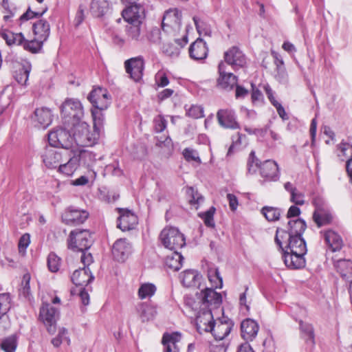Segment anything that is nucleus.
I'll return each instance as SVG.
<instances>
[{"instance_id": "7ed1b4c3", "label": "nucleus", "mask_w": 352, "mask_h": 352, "mask_svg": "<svg viewBox=\"0 0 352 352\" xmlns=\"http://www.w3.org/2000/svg\"><path fill=\"white\" fill-rule=\"evenodd\" d=\"M162 245L170 250H178L185 246L184 235L175 227L164 228L160 235Z\"/></svg>"}, {"instance_id": "f03ea898", "label": "nucleus", "mask_w": 352, "mask_h": 352, "mask_svg": "<svg viewBox=\"0 0 352 352\" xmlns=\"http://www.w3.org/2000/svg\"><path fill=\"white\" fill-rule=\"evenodd\" d=\"M75 142L80 146H92L96 144L100 138V132L94 129L90 132L87 122L74 123Z\"/></svg>"}, {"instance_id": "7c9ffc66", "label": "nucleus", "mask_w": 352, "mask_h": 352, "mask_svg": "<svg viewBox=\"0 0 352 352\" xmlns=\"http://www.w3.org/2000/svg\"><path fill=\"white\" fill-rule=\"evenodd\" d=\"M94 278V276L87 267L75 270L71 277L72 281L74 285L82 287L87 286Z\"/></svg>"}, {"instance_id": "2f4dec72", "label": "nucleus", "mask_w": 352, "mask_h": 352, "mask_svg": "<svg viewBox=\"0 0 352 352\" xmlns=\"http://www.w3.org/2000/svg\"><path fill=\"white\" fill-rule=\"evenodd\" d=\"M259 327L252 319L247 318L241 324V336L247 341L252 340L257 335Z\"/></svg>"}, {"instance_id": "603ef678", "label": "nucleus", "mask_w": 352, "mask_h": 352, "mask_svg": "<svg viewBox=\"0 0 352 352\" xmlns=\"http://www.w3.org/2000/svg\"><path fill=\"white\" fill-rule=\"evenodd\" d=\"M208 279L211 283V288H221L223 280L217 269L208 271Z\"/></svg>"}, {"instance_id": "79ce46f5", "label": "nucleus", "mask_w": 352, "mask_h": 352, "mask_svg": "<svg viewBox=\"0 0 352 352\" xmlns=\"http://www.w3.org/2000/svg\"><path fill=\"white\" fill-rule=\"evenodd\" d=\"M173 251V252L166 257V264L168 268L177 271L182 267L184 257L177 250Z\"/></svg>"}, {"instance_id": "9b49d317", "label": "nucleus", "mask_w": 352, "mask_h": 352, "mask_svg": "<svg viewBox=\"0 0 352 352\" xmlns=\"http://www.w3.org/2000/svg\"><path fill=\"white\" fill-rule=\"evenodd\" d=\"M219 78L217 80V87L226 91H230L236 86L237 76L227 69L225 63L221 62L218 67Z\"/></svg>"}, {"instance_id": "f8f14e48", "label": "nucleus", "mask_w": 352, "mask_h": 352, "mask_svg": "<svg viewBox=\"0 0 352 352\" xmlns=\"http://www.w3.org/2000/svg\"><path fill=\"white\" fill-rule=\"evenodd\" d=\"M87 98L98 110L107 109L111 103V97L107 90L100 87L94 88Z\"/></svg>"}, {"instance_id": "e433bc0d", "label": "nucleus", "mask_w": 352, "mask_h": 352, "mask_svg": "<svg viewBox=\"0 0 352 352\" xmlns=\"http://www.w3.org/2000/svg\"><path fill=\"white\" fill-rule=\"evenodd\" d=\"M33 31L36 38L45 42L50 35V25L45 20H39L33 25Z\"/></svg>"}, {"instance_id": "a18cd8bd", "label": "nucleus", "mask_w": 352, "mask_h": 352, "mask_svg": "<svg viewBox=\"0 0 352 352\" xmlns=\"http://www.w3.org/2000/svg\"><path fill=\"white\" fill-rule=\"evenodd\" d=\"M51 342L53 346L56 348L59 347L63 343H66L67 345H69L71 340L68 336L67 329L64 327L60 329L58 335L52 340Z\"/></svg>"}, {"instance_id": "0e129e2a", "label": "nucleus", "mask_w": 352, "mask_h": 352, "mask_svg": "<svg viewBox=\"0 0 352 352\" xmlns=\"http://www.w3.org/2000/svg\"><path fill=\"white\" fill-rule=\"evenodd\" d=\"M275 79L281 84H287L288 82V74L285 67H277L275 70Z\"/></svg>"}, {"instance_id": "f704fd0d", "label": "nucleus", "mask_w": 352, "mask_h": 352, "mask_svg": "<svg viewBox=\"0 0 352 352\" xmlns=\"http://www.w3.org/2000/svg\"><path fill=\"white\" fill-rule=\"evenodd\" d=\"M324 240L333 252L340 250L343 245L341 236L335 231L329 230L324 234Z\"/></svg>"}, {"instance_id": "a19ab883", "label": "nucleus", "mask_w": 352, "mask_h": 352, "mask_svg": "<svg viewBox=\"0 0 352 352\" xmlns=\"http://www.w3.org/2000/svg\"><path fill=\"white\" fill-rule=\"evenodd\" d=\"M157 287L155 284L151 283H143L140 285L138 290V296L140 300L150 299L156 293Z\"/></svg>"}, {"instance_id": "4468645a", "label": "nucleus", "mask_w": 352, "mask_h": 352, "mask_svg": "<svg viewBox=\"0 0 352 352\" xmlns=\"http://www.w3.org/2000/svg\"><path fill=\"white\" fill-rule=\"evenodd\" d=\"M88 217L89 212L87 210L71 206L62 214V220L67 225L76 226L83 223Z\"/></svg>"}, {"instance_id": "69168bd1", "label": "nucleus", "mask_w": 352, "mask_h": 352, "mask_svg": "<svg viewBox=\"0 0 352 352\" xmlns=\"http://www.w3.org/2000/svg\"><path fill=\"white\" fill-rule=\"evenodd\" d=\"M154 129L156 133L162 132L167 125V121L162 115H158L153 120Z\"/></svg>"}, {"instance_id": "f3484780", "label": "nucleus", "mask_w": 352, "mask_h": 352, "mask_svg": "<svg viewBox=\"0 0 352 352\" xmlns=\"http://www.w3.org/2000/svg\"><path fill=\"white\" fill-rule=\"evenodd\" d=\"M226 64L230 65L234 69L243 67L246 64V58L243 53L236 47H232L225 52Z\"/></svg>"}, {"instance_id": "e2e57ef3", "label": "nucleus", "mask_w": 352, "mask_h": 352, "mask_svg": "<svg viewBox=\"0 0 352 352\" xmlns=\"http://www.w3.org/2000/svg\"><path fill=\"white\" fill-rule=\"evenodd\" d=\"M186 115L194 119H198L204 117V108L199 105H191L186 109Z\"/></svg>"}, {"instance_id": "c9c22d12", "label": "nucleus", "mask_w": 352, "mask_h": 352, "mask_svg": "<svg viewBox=\"0 0 352 352\" xmlns=\"http://www.w3.org/2000/svg\"><path fill=\"white\" fill-rule=\"evenodd\" d=\"M306 223L301 219H289L287 226V234L289 236H302L306 229Z\"/></svg>"}, {"instance_id": "6e6d98bb", "label": "nucleus", "mask_w": 352, "mask_h": 352, "mask_svg": "<svg viewBox=\"0 0 352 352\" xmlns=\"http://www.w3.org/2000/svg\"><path fill=\"white\" fill-rule=\"evenodd\" d=\"M126 28V34L129 38L133 41H138L141 38V25L142 24H129Z\"/></svg>"}, {"instance_id": "0eeeda50", "label": "nucleus", "mask_w": 352, "mask_h": 352, "mask_svg": "<svg viewBox=\"0 0 352 352\" xmlns=\"http://www.w3.org/2000/svg\"><path fill=\"white\" fill-rule=\"evenodd\" d=\"M181 27V12L176 8L166 11L162 21V30L168 34L175 35L180 31Z\"/></svg>"}, {"instance_id": "ddd939ff", "label": "nucleus", "mask_w": 352, "mask_h": 352, "mask_svg": "<svg viewBox=\"0 0 352 352\" xmlns=\"http://www.w3.org/2000/svg\"><path fill=\"white\" fill-rule=\"evenodd\" d=\"M54 115L50 108L41 107L36 108L31 116L33 125L38 129H45L52 122Z\"/></svg>"}, {"instance_id": "f257e3e1", "label": "nucleus", "mask_w": 352, "mask_h": 352, "mask_svg": "<svg viewBox=\"0 0 352 352\" xmlns=\"http://www.w3.org/2000/svg\"><path fill=\"white\" fill-rule=\"evenodd\" d=\"M275 241L282 252H307L305 241L302 236H289L283 229L276 230Z\"/></svg>"}, {"instance_id": "2eb2a0df", "label": "nucleus", "mask_w": 352, "mask_h": 352, "mask_svg": "<svg viewBox=\"0 0 352 352\" xmlns=\"http://www.w3.org/2000/svg\"><path fill=\"white\" fill-rule=\"evenodd\" d=\"M122 16L129 24H142L145 18L144 8L140 4L129 6L122 10Z\"/></svg>"}, {"instance_id": "bf43d9fd", "label": "nucleus", "mask_w": 352, "mask_h": 352, "mask_svg": "<svg viewBox=\"0 0 352 352\" xmlns=\"http://www.w3.org/2000/svg\"><path fill=\"white\" fill-rule=\"evenodd\" d=\"M262 213L269 221H276L280 216V210L273 207H264Z\"/></svg>"}, {"instance_id": "c756f323", "label": "nucleus", "mask_w": 352, "mask_h": 352, "mask_svg": "<svg viewBox=\"0 0 352 352\" xmlns=\"http://www.w3.org/2000/svg\"><path fill=\"white\" fill-rule=\"evenodd\" d=\"M69 151L67 153V160L64 162L60 163L57 169L59 173L67 177L72 176L80 166L75 153H74L71 155Z\"/></svg>"}, {"instance_id": "6ab92c4d", "label": "nucleus", "mask_w": 352, "mask_h": 352, "mask_svg": "<svg viewBox=\"0 0 352 352\" xmlns=\"http://www.w3.org/2000/svg\"><path fill=\"white\" fill-rule=\"evenodd\" d=\"M132 252V245L126 239H119L113 244L112 254L116 260L124 261Z\"/></svg>"}, {"instance_id": "052dcab7", "label": "nucleus", "mask_w": 352, "mask_h": 352, "mask_svg": "<svg viewBox=\"0 0 352 352\" xmlns=\"http://www.w3.org/2000/svg\"><path fill=\"white\" fill-rule=\"evenodd\" d=\"M60 265V258L54 253H50L47 257V266L52 272H56Z\"/></svg>"}, {"instance_id": "13d9d810", "label": "nucleus", "mask_w": 352, "mask_h": 352, "mask_svg": "<svg viewBox=\"0 0 352 352\" xmlns=\"http://www.w3.org/2000/svg\"><path fill=\"white\" fill-rule=\"evenodd\" d=\"M11 299L8 294H0V317L4 316L10 309Z\"/></svg>"}, {"instance_id": "6e6552de", "label": "nucleus", "mask_w": 352, "mask_h": 352, "mask_svg": "<svg viewBox=\"0 0 352 352\" xmlns=\"http://www.w3.org/2000/svg\"><path fill=\"white\" fill-rule=\"evenodd\" d=\"M313 204L315 206L313 219L318 227L330 223L333 219V216L324 201L320 197H316L313 200Z\"/></svg>"}, {"instance_id": "cd10ccee", "label": "nucleus", "mask_w": 352, "mask_h": 352, "mask_svg": "<svg viewBox=\"0 0 352 352\" xmlns=\"http://www.w3.org/2000/svg\"><path fill=\"white\" fill-rule=\"evenodd\" d=\"M208 48L206 43L201 38H197L189 47L190 57L195 60H203L206 58Z\"/></svg>"}, {"instance_id": "4be33fe9", "label": "nucleus", "mask_w": 352, "mask_h": 352, "mask_svg": "<svg viewBox=\"0 0 352 352\" xmlns=\"http://www.w3.org/2000/svg\"><path fill=\"white\" fill-rule=\"evenodd\" d=\"M126 72L134 81L142 79L144 70V60L142 57L132 58L125 62Z\"/></svg>"}, {"instance_id": "9d476101", "label": "nucleus", "mask_w": 352, "mask_h": 352, "mask_svg": "<svg viewBox=\"0 0 352 352\" xmlns=\"http://www.w3.org/2000/svg\"><path fill=\"white\" fill-rule=\"evenodd\" d=\"M59 310L51 306L48 302H43L39 312V319L47 327V331H54L55 325L59 318Z\"/></svg>"}, {"instance_id": "49530a36", "label": "nucleus", "mask_w": 352, "mask_h": 352, "mask_svg": "<svg viewBox=\"0 0 352 352\" xmlns=\"http://www.w3.org/2000/svg\"><path fill=\"white\" fill-rule=\"evenodd\" d=\"M338 156L344 161L352 157V145L348 142H342L338 146Z\"/></svg>"}, {"instance_id": "774afa93", "label": "nucleus", "mask_w": 352, "mask_h": 352, "mask_svg": "<svg viewBox=\"0 0 352 352\" xmlns=\"http://www.w3.org/2000/svg\"><path fill=\"white\" fill-rule=\"evenodd\" d=\"M155 79L156 85L158 87H164L167 86L169 83L168 78L166 74H165V72L163 71H159L155 74Z\"/></svg>"}, {"instance_id": "5701e85b", "label": "nucleus", "mask_w": 352, "mask_h": 352, "mask_svg": "<svg viewBox=\"0 0 352 352\" xmlns=\"http://www.w3.org/2000/svg\"><path fill=\"white\" fill-rule=\"evenodd\" d=\"M215 320L210 309L203 308L196 317V327L197 331L201 334L204 332H209L212 325Z\"/></svg>"}, {"instance_id": "5fc2aeb1", "label": "nucleus", "mask_w": 352, "mask_h": 352, "mask_svg": "<svg viewBox=\"0 0 352 352\" xmlns=\"http://www.w3.org/2000/svg\"><path fill=\"white\" fill-rule=\"evenodd\" d=\"M148 40L155 45H161L165 38L162 36L161 31L157 28H153L148 33Z\"/></svg>"}, {"instance_id": "b1692460", "label": "nucleus", "mask_w": 352, "mask_h": 352, "mask_svg": "<svg viewBox=\"0 0 352 352\" xmlns=\"http://www.w3.org/2000/svg\"><path fill=\"white\" fill-rule=\"evenodd\" d=\"M135 311L142 322L153 320L157 314V307L152 303L140 302L135 306Z\"/></svg>"}, {"instance_id": "ea45409f", "label": "nucleus", "mask_w": 352, "mask_h": 352, "mask_svg": "<svg viewBox=\"0 0 352 352\" xmlns=\"http://www.w3.org/2000/svg\"><path fill=\"white\" fill-rule=\"evenodd\" d=\"M1 37L5 40L8 45H22L24 36L22 33H14L4 30L1 32Z\"/></svg>"}, {"instance_id": "4c0bfd02", "label": "nucleus", "mask_w": 352, "mask_h": 352, "mask_svg": "<svg viewBox=\"0 0 352 352\" xmlns=\"http://www.w3.org/2000/svg\"><path fill=\"white\" fill-rule=\"evenodd\" d=\"M335 267L340 275L345 279L352 278V261L346 259H340L336 262Z\"/></svg>"}, {"instance_id": "1a4fd4ad", "label": "nucleus", "mask_w": 352, "mask_h": 352, "mask_svg": "<svg viewBox=\"0 0 352 352\" xmlns=\"http://www.w3.org/2000/svg\"><path fill=\"white\" fill-rule=\"evenodd\" d=\"M68 151H60L51 146L46 147L43 155V162L48 168H57L67 160Z\"/></svg>"}, {"instance_id": "8fccbe9b", "label": "nucleus", "mask_w": 352, "mask_h": 352, "mask_svg": "<svg viewBox=\"0 0 352 352\" xmlns=\"http://www.w3.org/2000/svg\"><path fill=\"white\" fill-rule=\"evenodd\" d=\"M96 177V173L93 170H88L85 175H82L80 177L74 179L71 182L73 186H85L88 184L89 180L94 181Z\"/></svg>"}, {"instance_id": "412c9836", "label": "nucleus", "mask_w": 352, "mask_h": 352, "mask_svg": "<svg viewBox=\"0 0 352 352\" xmlns=\"http://www.w3.org/2000/svg\"><path fill=\"white\" fill-rule=\"evenodd\" d=\"M233 327V322L230 320H217L212 325L210 332L215 340H222L226 338L230 333Z\"/></svg>"}, {"instance_id": "423d86ee", "label": "nucleus", "mask_w": 352, "mask_h": 352, "mask_svg": "<svg viewBox=\"0 0 352 352\" xmlns=\"http://www.w3.org/2000/svg\"><path fill=\"white\" fill-rule=\"evenodd\" d=\"M48 141L51 146L67 151L75 142L74 134L72 136L65 129L58 127L48 133Z\"/></svg>"}, {"instance_id": "680f3d73", "label": "nucleus", "mask_w": 352, "mask_h": 352, "mask_svg": "<svg viewBox=\"0 0 352 352\" xmlns=\"http://www.w3.org/2000/svg\"><path fill=\"white\" fill-rule=\"evenodd\" d=\"M101 110L94 109L91 111L94 121V129L100 132L103 125L104 116L100 112Z\"/></svg>"}, {"instance_id": "37998d69", "label": "nucleus", "mask_w": 352, "mask_h": 352, "mask_svg": "<svg viewBox=\"0 0 352 352\" xmlns=\"http://www.w3.org/2000/svg\"><path fill=\"white\" fill-rule=\"evenodd\" d=\"M17 345L18 337L15 334H13L1 340L0 349L3 352H15Z\"/></svg>"}, {"instance_id": "09e8293b", "label": "nucleus", "mask_w": 352, "mask_h": 352, "mask_svg": "<svg viewBox=\"0 0 352 352\" xmlns=\"http://www.w3.org/2000/svg\"><path fill=\"white\" fill-rule=\"evenodd\" d=\"M160 49L163 54L169 57H177L179 54V48L170 43L166 42V39L162 43Z\"/></svg>"}, {"instance_id": "4d7b16f0", "label": "nucleus", "mask_w": 352, "mask_h": 352, "mask_svg": "<svg viewBox=\"0 0 352 352\" xmlns=\"http://www.w3.org/2000/svg\"><path fill=\"white\" fill-rule=\"evenodd\" d=\"M261 164H259V160L255 156V152L252 151L249 155L247 163L248 172L250 174H254L258 168H261Z\"/></svg>"}, {"instance_id": "338daca9", "label": "nucleus", "mask_w": 352, "mask_h": 352, "mask_svg": "<svg viewBox=\"0 0 352 352\" xmlns=\"http://www.w3.org/2000/svg\"><path fill=\"white\" fill-rule=\"evenodd\" d=\"M183 155L187 161H195L200 162V158L196 150L186 148L184 150Z\"/></svg>"}, {"instance_id": "473e14b6", "label": "nucleus", "mask_w": 352, "mask_h": 352, "mask_svg": "<svg viewBox=\"0 0 352 352\" xmlns=\"http://www.w3.org/2000/svg\"><path fill=\"white\" fill-rule=\"evenodd\" d=\"M182 284L187 287H196L200 289L201 276L195 270H186L180 276Z\"/></svg>"}, {"instance_id": "bb28decb", "label": "nucleus", "mask_w": 352, "mask_h": 352, "mask_svg": "<svg viewBox=\"0 0 352 352\" xmlns=\"http://www.w3.org/2000/svg\"><path fill=\"white\" fill-rule=\"evenodd\" d=\"M112 9V3L109 0H91L89 4V12L94 17L100 18L107 14Z\"/></svg>"}, {"instance_id": "dca6fc26", "label": "nucleus", "mask_w": 352, "mask_h": 352, "mask_svg": "<svg viewBox=\"0 0 352 352\" xmlns=\"http://www.w3.org/2000/svg\"><path fill=\"white\" fill-rule=\"evenodd\" d=\"M218 123L225 129H239L240 124L236 120V116L234 110L231 109H219L217 113Z\"/></svg>"}, {"instance_id": "de8ad7c7", "label": "nucleus", "mask_w": 352, "mask_h": 352, "mask_svg": "<svg viewBox=\"0 0 352 352\" xmlns=\"http://www.w3.org/2000/svg\"><path fill=\"white\" fill-rule=\"evenodd\" d=\"M300 329L302 333V336L306 342H309L311 344H314V329L310 324L305 323L302 321L300 322Z\"/></svg>"}, {"instance_id": "c85d7f7f", "label": "nucleus", "mask_w": 352, "mask_h": 352, "mask_svg": "<svg viewBox=\"0 0 352 352\" xmlns=\"http://www.w3.org/2000/svg\"><path fill=\"white\" fill-rule=\"evenodd\" d=\"M201 300L205 307H218L222 302V296L214 288L206 287L201 290Z\"/></svg>"}, {"instance_id": "a878e982", "label": "nucleus", "mask_w": 352, "mask_h": 352, "mask_svg": "<svg viewBox=\"0 0 352 352\" xmlns=\"http://www.w3.org/2000/svg\"><path fill=\"white\" fill-rule=\"evenodd\" d=\"M261 175L267 181L275 182L279 179V169L277 163L273 160H266L261 165Z\"/></svg>"}, {"instance_id": "39448f33", "label": "nucleus", "mask_w": 352, "mask_h": 352, "mask_svg": "<svg viewBox=\"0 0 352 352\" xmlns=\"http://www.w3.org/2000/svg\"><path fill=\"white\" fill-rule=\"evenodd\" d=\"M61 114L65 119H68L67 122L74 126V123L77 124L81 122V119L84 116L83 107L78 99L67 98L62 104Z\"/></svg>"}, {"instance_id": "20e7f679", "label": "nucleus", "mask_w": 352, "mask_h": 352, "mask_svg": "<svg viewBox=\"0 0 352 352\" xmlns=\"http://www.w3.org/2000/svg\"><path fill=\"white\" fill-rule=\"evenodd\" d=\"M93 243V237L88 230L76 229L69 233L68 248L74 251L87 250Z\"/></svg>"}, {"instance_id": "aec40b11", "label": "nucleus", "mask_w": 352, "mask_h": 352, "mask_svg": "<svg viewBox=\"0 0 352 352\" xmlns=\"http://www.w3.org/2000/svg\"><path fill=\"white\" fill-rule=\"evenodd\" d=\"M307 252H283L282 256L285 265L289 269H301L306 265L305 255Z\"/></svg>"}, {"instance_id": "58836bf2", "label": "nucleus", "mask_w": 352, "mask_h": 352, "mask_svg": "<svg viewBox=\"0 0 352 352\" xmlns=\"http://www.w3.org/2000/svg\"><path fill=\"white\" fill-rule=\"evenodd\" d=\"M74 153L79 163V166L83 165L90 167L96 161V155L91 151L79 150L75 151Z\"/></svg>"}, {"instance_id": "864d4df0", "label": "nucleus", "mask_w": 352, "mask_h": 352, "mask_svg": "<svg viewBox=\"0 0 352 352\" xmlns=\"http://www.w3.org/2000/svg\"><path fill=\"white\" fill-rule=\"evenodd\" d=\"M216 209L214 207H210L207 211L199 213V216L204 221L205 225L209 228L214 227V214Z\"/></svg>"}, {"instance_id": "c03bdc74", "label": "nucleus", "mask_w": 352, "mask_h": 352, "mask_svg": "<svg viewBox=\"0 0 352 352\" xmlns=\"http://www.w3.org/2000/svg\"><path fill=\"white\" fill-rule=\"evenodd\" d=\"M43 43L44 42L36 37L32 40H27L24 38L21 46L25 50L35 54L41 50Z\"/></svg>"}, {"instance_id": "3c124183", "label": "nucleus", "mask_w": 352, "mask_h": 352, "mask_svg": "<svg viewBox=\"0 0 352 352\" xmlns=\"http://www.w3.org/2000/svg\"><path fill=\"white\" fill-rule=\"evenodd\" d=\"M193 21L199 35L209 36L211 35L212 30L210 27L208 25H207L205 22L201 21L199 17L194 16Z\"/></svg>"}, {"instance_id": "72a5a7b5", "label": "nucleus", "mask_w": 352, "mask_h": 352, "mask_svg": "<svg viewBox=\"0 0 352 352\" xmlns=\"http://www.w3.org/2000/svg\"><path fill=\"white\" fill-rule=\"evenodd\" d=\"M32 69L31 64L25 61L14 72V78L21 86L26 87L29 75Z\"/></svg>"}, {"instance_id": "393cba45", "label": "nucleus", "mask_w": 352, "mask_h": 352, "mask_svg": "<svg viewBox=\"0 0 352 352\" xmlns=\"http://www.w3.org/2000/svg\"><path fill=\"white\" fill-rule=\"evenodd\" d=\"M181 338L178 332L165 333L162 340L164 352H180Z\"/></svg>"}, {"instance_id": "a211bd4d", "label": "nucleus", "mask_w": 352, "mask_h": 352, "mask_svg": "<svg viewBox=\"0 0 352 352\" xmlns=\"http://www.w3.org/2000/svg\"><path fill=\"white\" fill-rule=\"evenodd\" d=\"M120 216L118 219V228L122 231L134 229L138 223V217L127 209L119 208Z\"/></svg>"}]
</instances>
